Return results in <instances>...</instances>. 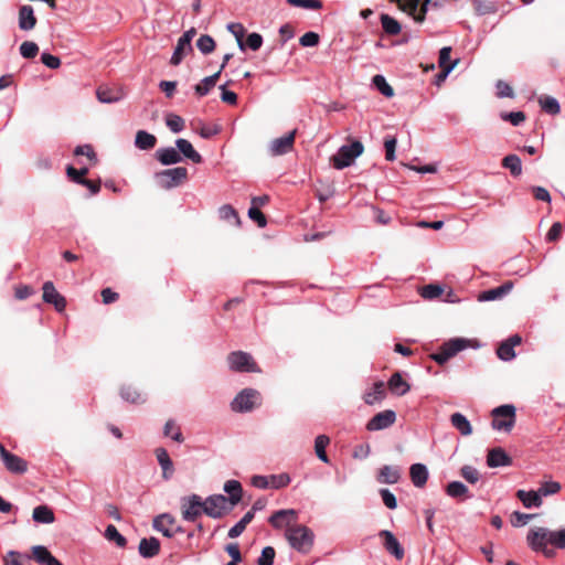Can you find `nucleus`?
Returning a JSON list of instances; mask_svg holds the SVG:
<instances>
[{
	"instance_id": "1",
	"label": "nucleus",
	"mask_w": 565,
	"mask_h": 565,
	"mask_svg": "<svg viewBox=\"0 0 565 565\" xmlns=\"http://www.w3.org/2000/svg\"><path fill=\"white\" fill-rule=\"evenodd\" d=\"M556 548L565 550V529L552 531L547 527L532 530V551L541 552L545 557L553 558Z\"/></svg>"
},
{
	"instance_id": "2",
	"label": "nucleus",
	"mask_w": 565,
	"mask_h": 565,
	"mask_svg": "<svg viewBox=\"0 0 565 565\" xmlns=\"http://www.w3.org/2000/svg\"><path fill=\"white\" fill-rule=\"evenodd\" d=\"M286 539L290 546L300 553H307L313 545L315 534L306 525L296 524L287 527Z\"/></svg>"
},
{
	"instance_id": "3",
	"label": "nucleus",
	"mask_w": 565,
	"mask_h": 565,
	"mask_svg": "<svg viewBox=\"0 0 565 565\" xmlns=\"http://www.w3.org/2000/svg\"><path fill=\"white\" fill-rule=\"evenodd\" d=\"M494 430L510 433L515 424V407L511 404L498 406L491 412Z\"/></svg>"
},
{
	"instance_id": "4",
	"label": "nucleus",
	"mask_w": 565,
	"mask_h": 565,
	"mask_svg": "<svg viewBox=\"0 0 565 565\" xmlns=\"http://www.w3.org/2000/svg\"><path fill=\"white\" fill-rule=\"evenodd\" d=\"M364 147L361 141H353L350 145H343L332 157V164L335 169L342 170L350 167L354 160L363 153Z\"/></svg>"
},
{
	"instance_id": "5",
	"label": "nucleus",
	"mask_w": 565,
	"mask_h": 565,
	"mask_svg": "<svg viewBox=\"0 0 565 565\" xmlns=\"http://www.w3.org/2000/svg\"><path fill=\"white\" fill-rule=\"evenodd\" d=\"M470 340L465 338H452L441 344L439 350L430 355V358L439 365L445 364L449 359L458 352L467 349Z\"/></svg>"
},
{
	"instance_id": "6",
	"label": "nucleus",
	"mask_w": 565,
	"mask_h": 565,
	"mask_svg": "<svg viewBox=\"0 0 565 565\" xmlns=\"http://www.w3.org/2000/svg\"><path fill=\"white\" fill-rule=\"evenodd\" d=\"M260 404V393L255 388L242 390L232 401V411L237 413H247Z\"/></svg>"
},
{
	"instance_id": "7",
	"label": "nucleus",
	"mask_w": 565,
	"mask_h": 565,
	"mask_svg": "<svg viewBox=\"0 0 565 565\" xmlns=\"http://www.w3.org/2000/svg\"><path fill=\"white\" fill-rule=\"evenodd\" d=\"M156 179L161 188L170 190L179 186L188 179V169L184 167L166 169L157 172Z\"/></svg>"
},
{
	"instance_id": "8",
	"label": "nucleus",
	"mask_w": 565,
	"mask_h": 565,
	"mask_svg": "<svg viewBox=\"0 0 565 565\" xmlns=\"http://www.w3.org/2000/svg\"><path fill=\"white\" fill-rule=\"evenodd\" d=\"M180 502L181 514L184 521L195 522L202 514H204L203 500L199 494L183 497Z\"/></svg>"
},
{
	"instance_id": "9",
	"label": "nucleus",
	"mask_w": 565,
	"mask_h": 565,
	"mask_svg": "<svg viewBox=\"0 0 565 565\" xmlns=\"http://www.w3.org/2000/svg\"><path fill=\"white\" fill-rule=\"evenodd\" d=\"M204 514L212 519H221L225 513L233 508L227 502V498L223 494H212L203 500Z\"/></svg>"
},
{
	"instance_id": "10",
	"label": "nucleus",
	"mask_w": 565,
	"mask_h": 565,
	"mask_svg": "<svg viewBox=\"0 0 565 565\" xmlns=\"http://www.w3.org/2000/svg\"><path fill=\"white\" fill-rule=\"evenodd\" d=\"M228 366L234 372H259L253 356L244 351L231 352L227 356Z\"/></svg>"
},
{
	"instance_id": "11",
	"label": "nucleus",
	"mask_w": 565,
	"mask_h": 565,
	"mask_svg": "<svg viewBox=\"0 0 565 565\" xmlns=\"http://www.w3.org/2000/svg\"><path fill=\"white\" fill-rule=\"evenodd\" d=\"M196 34V31L194 28H191L190 30L185 31L178 40L177 46L172 53V56L170 58V64L177 66L179 65L186 51H192L191 41Z\"/></svg>"
},
{
	"instance_id": "12",
	"label": "nucleus",
	"mask_w": 565,
	"mask_h": 565,
	"mask_svg": "<svg viewBox=\"0 0 565 565\" xmlns=\"http://www.w3.org/2000/svg\"><path fill=\"white\" fill-rule=\"evenodd\" d=\"M0 456L10 472L22 475L28 470V462L21 457L8 451L2 444H0Z\"/></svg>"
},
{
	"instance_id": "13",
	"label": "nucleus",
	"mask_w": 565,
	"mask_h": 565,
	"mask_svg": "<svg viewBox=\"0 0 565 565\" xmlns=\"http://www.w3.org/2000/svg\"><path fill=\"white\" fill-rule=\"evenodd\" d=\"M396 420V413L385 409L374 415L366 424L369 431H377L391 427Z\"/></svg>"
},
{
	"instance_id": "14",
	"label": "nucleus",
	"mask_w": 565,
	"mask_h": 565,
	"mask_svg": "<svg viewBox=\"0 0 565 565\" xmlns=\"http://www.w3.org/2000/svg\"><path fill=\"white\" fill-rule=\"evenodd\" d=\"M561 490L557 481H543L536 490H532V508H540L544 497L556 494Z\"/></svg>"
},
{
	"instance_id": "15",
	"label": "nucleus",
	"mask_w": 565,
	"mask_h": 565,
	"mask_svg": "<svg viewBox=\"0 0 565 565\" xmlns=\"http://www.w3.org/2000/svg\"><path fill=\"white\" fill-rule=\"evenodd\" d=\"M297 130H292L289 134L274 139L269 145V152L271 156H282L290 152L294 148L295 137Z\"/></svg>"
},
{
	"instance_id": "16",
	"label": "nucleus",
	"mask_w": 565,
	"mask_h": 565,
	"mask_svg": "<svg viewBox=\"0 0 565 565\" xmlns=\"http://www.w3.org/2000/svg\"><path fill=\"white\" fill-rule=\"evenodd\" d=\"M43 301L53 305L56 311L62 312L66 308V299L55 289L52 281L43 284Z\"/></svg>"
},
{
	"instance_id": "17",
	"label": "nucleus",
	"mask_w": 565,
	"mask_h": 565,
	"mask_svg": "<svg viewBox=\"0 0 565 565\" xmlns=\"http://www.w3.org/2000/svg\"><path fill=\"white\" fill-rule=\"evenodd\" d=\"M522 341V338L519 334L511 335L507 340L502 341L498 349L497 355L502 361H511L515 356L514 347L519 345Z\"/></svg>"
},
{
	"instance_id": "18",
	"label": "nucleus",
	"mask_w": 565,
	"mask_h": 565,
	"mask_svg": "<svg viewBox=\"0 0 565 565\" xmlns=\"http://www.w3.org/2000/svg\"><path fill=\"white\" fill-rule=\"evenodd\" d=\"M175 523V518L172 514L162 513L153 519L152 526L166 537H173V526Z\"/></svg>"
},
{
	"instance_id": "19",
	"label": "nucleus",
	"mask_w": 565,
	"mask_h": 565,
	"mask_svg": "<svg viewBox=\"0 0 565 565\" xmlns=\"http://www.w3.org/2000/svg\"><path fill=\"white\" fill-rule=\"evenodd\" d=\"M379 535L384 539V547L390 554L395 556L396 559L404 557V548L391 531L382 530Z\"/></svg>"
},
{
	"instance_id": "20",
	"label": "nucleus",
	"mask_w": 565,
	"mask_h": 565,
	"mask_svg": "<svg viewBox=\"0 0 565 565\" xmlns=\"http://www.w3.org/2000/svg\"><path fill=\"white\" fill-rule=\"evenodd\" d=\"M297 512L294 509H285L276 511L270 518L269 523L275 529H281L285 525L291 526L290 523L296 521Z\"/></svg>"
},
{
	"instance_id": "21",
	"label": "nucleus",
	"mask_w": 565,
	"mask_h": 565,
	"mask_svg": "<svg viewBox=\"0 0 565 565\" xmlns=\"http://www.w3.org/2000/svg\"><path fill=\"white\" fill-rule=\"evenodd\" d=\"M154 454H156L158 463L162 470V478L167 481L170 480L174 473V466H173V461L171 460L167 449L163 447H158L154 450Z\"/></svg>"
},
{
	"instance_id": "22",
	"label": "nucleus",
	"mask_w": 565,
	"mask_h": 565,
	"mask_svg": "<svg viewBox=\"0 0 565 565\" xmlns=\"http://www.w3.org/2000/svg\"><path fill=\"white\" fill-rule=\"evenodd\" d=\"M156 159L163 166L177 164L182 161L178 148L164 147L156 151Z\"/></svg>"
},
{
	"instance_id": "23",
	"label": "nucleus",
	"mask_w": 565,
	"mask_h": 565,
	"mask_svg": "<svg viewBox=\"0 0 565 565\" xmlns=\"http://www.w3.org/2000/svg\"><path fill=\"white\" fill-rule=\"evenodd\" d=\"M124 92L121 88H111L108 86H100L96 90L97 99L104 104H113L124 98Z\"/></svg>"
},
{
	"instance_id": "24",
	"label": "nucleus",
	"mask_w": 565,
	"mask_h": 565,
	"mask_svg": "<svg viewBox=\"0 0 565 565\" xmlns=\"http://www.w3.org/2000/svg\"><path fill=\"white\" fill-rule=\"evenodd\" d=\"M32 556L39 565H63L47 547L43 545H35L32 547Z\"/></svg>"
},
{
	"instance_id": "25",
	"label": "nucleus",
	"mask_w": 565,
	"mask_h": 565,
	"mask_svg": "<svg viewBox=\"0 0 565 565\" xmlns=\"http://www.w3.org/2000/svg\"><path fill=\"white\" fill-rule=\"evenodd\" d=\"M138 550L142 557L152 558L160 552V542L153 536L141 539Z\"/></svg>"
},
{
	"instance_id": "26",
	"label": "nucleus",
	"mask_w": 565,
	"mask_h": 565,
	"mask_svg": "<svg viewBox=\"0 0 565 565\" xmlns=\"http://www.w3.org/2000/svg\"><path fill=\"white\" fill-rule=\"evenodd\" d=\"M512 287H513V284L511 281H507L499 287L482 291L479 295V300L480 301H493V300L501 299L502 297H504L507 294L510 292Z\"/></svg>"
},
{
	"instance_id": "27",
	"label": "nucleus",
	"mask_w": 565,
	"mask_h": 565,
	"mask_svg": "<svg viewBox=\"0 0 565 565\" xmlns=\"http://www.w3.org/2000/svg\"><path fill=\"white\" fill-rule=\"evenodd\" d=\"M36 24L33 8L31 6H22L19 9V28L23 31L32 30Z\"/></svg>"
},
{
	"instance_id": "28",
	"label": "nucleus",
	"mask_w": 565,
	"mask_h": 565,
	"mask_svg": "<svg viewBox=\"0 0 565 565\" xmlns=\"http://www.w3.org/2000/svg\"><path fill=\"white\" fill-rule=\"evenodd\" d=\"M224 491L228 494L227 502L232 508L237 505L243 497V488L239 481L228 480L224 484Z\"/></svg>"
},
{
	"instance_id": "29",
	"label": "nucleus",
	"mask_w": 565,
	"mask_h": 565,
	"mask_svg": "<svg viewBox=\"0 0 565 565\" xmlns=\"http://www.w3.org/2000/svg\"><path fill=\"white\" fill-rule=\"evenodd\" d=\"M175 147L180 154H183L186 159L194 163H201L203 161L202 156L193 148L192 143L183 138H179L175 141Z\"/></svg>"
},
{
	"instance_id": "30",
	"label": "nucleus",
	"mask_w": 565,
	"mask_h": 565,
	"mask_svg": "<svg viewBox=\"0 0 565 565\" xmlns=\"http://www.w3.org/2000/svg\"><path fill=\"white\" fill-rule=\"evenodd\" d=\"M411 480L416 488H423L428 480V469L424 463H413L409 468Z\"/></svg>"
},
{
	"instance_id": "31",
	"label": "nucleus",
	"mask_w": 565,
	"mask_h": 565,
	"mask_svg": "<svg viewBox=\"0 0 565 565\" xmlns=\"http://www.w3.org/2000/svg\"><path fill=\"white\" fill-rule=\"evenodd\" d=\"M446 494L454 499L468 500L473 495L470 493L468 487L460 481H451L446 487Z\"/></svg>"
},
{
	"instance_id": "32",
	"label": "nucleus",
	"mask_w": 565,
	"mask_h": 565,
	"mask_svg": "<svg viewBox=\"0 0 565 565\" xmlns=\"http://www.w3.org/2000/svg\"><path fill=\"white\" fill-rule=\"evenodd\" d=\"M510 458L502 448H493L488 452L487 465L490 468L504 467L510 463Z\"/></svg>"
},
{
	"instance_id": "33",
	"label": "nucleus",
	"mask_w": 565,
	"mask_h": 565,
	"mask_svg": "<svg viewBox=\"0 0 565 565\" xmlns=\"http://www.w3.org/2000/svg\"><path fill=\"white\" fill-rule=\"evenodd\" d=\"M401 478L399 469L392 466H383L380 469L377 481L381 483L394 484L397 483Z\"/></svg>"
},
{
	"instance_id": "34",
	"label": "nucleus",
	"mask_w": 565,
	"mask_h": 565,
	"mask_svg": "<svg viewBox=\"0 0 565 565\" xmlns=\"http://www.w3.org/2000/svg\"><path fill=\"white\" fill-rule=\"evenodd\" d=\"M451 425L463 436L472 434V427L468 418L461 413H454L450 416Z\"/></svg>"
},
{
	"instance_id": "35",
	"label": "nucleus",
	"mask_w": 565,
	"mask_h": 565,
	"mask_svg": "<svg viewBox=\"0 0 565 565\" xmlns=\"http://www.w3.org/2000/svg\"><path fill=\"white\" fill-rule=\"evenodd\" d=\"M387 385L391 392L398 396L405 395L411 388L408 383L403 380L399 373H394L388 380Z\"/></svg>"
},
{
	"instance_id": "36",
	"label": "nucleus",
	"mask_w": 565,
	"mask_h": 565,
	"mask_svg": "<svg viewBox=\"0 0 565 565\" xmlns=\"http://www.w3.org/2000/svg\"><path fill=\"white\" fill-rule=\"evenodd\" d=\"M32 518L34 522L42 524H51L55 520L52 509L44 504L34 508Z\"/></svg>"
},
{
	"instance_id": "37",
	"label": "nucleus",
	"mask_w": 565,
	"mask_h": 565,
	"mask_svg": "<svg viewBox=\"0 0 565 565\" xmlns=\"http://www.w3.org/2000/svg\"><path fill=\"white\" fill-rule=\"evenodd\" d=\"M451 47L445 46L439 51V66L443 70V75L447 76L458 64V60L450 61Z\"/></svg>"
},
{
	"instance_id": "38",
	"label": "nucleus",
	"mask_w": 565,
	"mask_h": 565,
	"mask_svg": "<svg viewBox=\"0 0 565 565\" xmlns=\"http://www.w3.org/2000/svg\"><path fill=\"white\" fill-rule=\"evenodd\" d=\"M385 397V386L384 383L379 381L375 382L372 388L364 394V402L367 405H373L376 402L382 401Z\"/></svg>"
},
{
	"instance_id": "39",
	"label": "nucleus",
	"mask_w": 565,
	"mask_h": 565,
	"mask_svg": "<svg viewBox=\"0 0 565 565\" xmlns=\"http://www.w3.org/2000/svg\"><path fill=\"white\" fill-rule=\"evenodd\" d=\"M157 138L146 130L136 134L135 146L140 150H150L156 146Z\"/></svg>"
},
{
	"instance_id": "40",
	"label": "nucleus",
	"mask_w": 565,
	"mask_h": 565,
	"mask_svg": "<svg viewBox=\"0 0 565 565\" xmlns=\"http://www.w3.org/2000/svg\"><path fill=\"white\" fill-rule=\"evenodd\" d=\"M380 21L384 32L388 35H397L402 30L401 23L390 14L382 13Z\"/></svg>"
},
{
	"instance_id": "41",
	"label": "nucleus",
	"mask_w": 565,
	"mask_h": 565,
	"mask_svg": "<svg viewBox=\"0 0 565 565\" xmlns=\"http://www.w3.org/2000/svg\"><path fill=\"white\" fill-rule=\"evenodd\" d=\"M221 71L216 72L215 74L204 77L200 84L195 85L194 90L195 94L200 97L205 96L210 93V90L215 86L218 77H220Z\"/></svg>"
},
{
	"instance_id": "42",
	"label": "nucleus",
	"mask_w": 565,
	"mask_h": 565,
	"mask_svg": "<svg viewBox=\"0 0 565 565\" xmlns=\"http://www.w3.org/2000/svg\"><path fill=\"white\" fill-rule=\"evenodd\" d=\"M253 519V511H247L244 514V516L228 530L227 536L230 539L238 537L245 531L246 525L250 523Z\"/></svg>"
},
{
	"instance_id": "43",
	"label": "nucleus",
	"mask_w": 565,
	"mask_h": 565,
	"mask_svg": "<svg viewBox=\"0 0 565 565\" xmlns=\"http://www.w3.org/2000/svg\"><path fill=\"white\" fill-rule=\"evenodd\" d=\"M539 104L543 111L548 115H557L561 111V106L558 100L552 96H541L539 98Z\"/></svg>"
},
{
	"instance_id": "44",
	"label": "nucleus",
	"mask_w": 565,
	"mask_h": 565,
	"mask_svg": "<svg viewBox=\"0 0 565 565\" xmlns=\"http://www.w3.org/2000/svg\"><path fill=\"white\" fill-rule=\"evenodd\" d=\"M330 443V438L327 435H319L315 439V451L317 457L322 461L328 463L329 458L326 452V448Z\"/></svg>"
},
{
	"instance_id": "45",
	"label": "nucleus",
	"mask_w": 565,
	"mask_h": 565,
	"mask_svg": "<svg viewBox=\"0 0 565 565\" xmlns=\"http://www.w3.org/2000/svg\"><path fill=\"white\" fill-rule=\"evenodd\" d=\"M502 166L509 169L513 177H519L522 173L521 159L516 154H509L504 157Z\"/></svg>"
},
{
	"instance_id": "46",
	"label": "nucleus",
	"mask_w": 565,
	"mask_h": 565,
	"mask_svg": "<svg viewBox=\"0 0 565 565\" xmlns=\"http://www.w3.org/2000/svg\"><path fill=\"white\" fill-rule=\"evenodd\" d=\"M105 537L108 541L115 542L118 547H125L127 544V540L124 535H121L117 527L113 524H108L105 530Z\"/></svg>"
},
{
	"instance_id": "47",
	"label": "nucleus",
	"mask_w": 565,
	"mask_h": 565,
	"mask_svg": "<svg viewBox=\"0 0 565 565\" xmlns=\"http://www.w3.org/2000/svg\"><path fill=\"white\" fill-rule=\"evenodd\" d=\"M163 435L166 437H171L177 443L183 441V436L181 429L177 426L173 419H169L163 427Z\"/></svg>"
},
{
	"instance_id": "48",
	"label": "nucleus",
	"mask_w": 565,
	"mask_h": 565,
	"mask_svg": "<svg viewBox=\"0 0 565 565\" xmlns=\"http://www.w3.org/2000/svg\"><path fill=\"white\" fill-rule=\"evenodd\" d=\"M473 7L478 15L492 14L498 10V7L494 2L487 0H473Z\"/></svg>"
},
{
	"instance_id": "49",
	"label": "nucleus",
	"mask_w": 565,
	"mask_h": 565,
	"mask_svg": "<svg viewBox=\"0 0 565 565\" xmlns=\"http://www.w3.org/2000/svg\"><path fill=\"white\" fill-rule=\"evenodd\" d=\"M372 82L383 96L392 97L394 95L393 87L387 83L383 75H375Z\"/></svg>"
},
{
	"instance_id": "50",
	"label": "nucleus",
	"mask_w": 565,
	"mask_h": 565,
	"mask_svg": "<svg viewBox=\"0 0 565 565\" xmlns=\"http://www.w3.org/2000/svg\"><path fill=\"white\" fill-rule=\"evenodd\" d=\"M227 30L235 36L236 41H237V45H238V49L241 51H245V43L243 41V38L245 35V28L242 23H230L227 25Z\"/></svg>"
},
{
	"instance_id": "51",
	"label": "nucleus",
	"mask_w": 565,
	"mask_h": 565,
	"mask_svg": "<svg viewBox=\"0 0 565 565\" xmlns=\"http://www.w3.org/2000/svg\"><path fill=\"white\" fill-rule=\"evenodd\" d=\"M196 47L202 54H210L215 49V41L207 34L201 35L196 41Z\"/></svg>"
},
{
	"instance_id": "52",
	"label": "nucleus",
	"mask_w": 565,
	"mask_h": 565,
	"mask_svg": "<svg viewBox=\"0 0 565 565\" xmlns=\"http://www.w3.org/2000/svg\"><path fill=\"white\" fill-rule=\"evenodd\" d=\"M120 395H121L122 399H125L129 403L137 404V403L145 402V398L142 397V395L131 386H124L120 391Z\"/></svg>"
},
{
	"instance_id": "53",
	"label": "nucleus",
	"mask_w": 565,
	"mask_h": 565,
	"mask_svg": "<svg viewBox=\"0 0 565 565\" xmlns=\"http://www.w3.org/2000/svg\"><path fill=\"white\" fill-rule=\"evenodd\" d=\"M166 125L172 132H180L184 129V119L175 114H168L166 116Z\"/></svg>"
},
{
	"instance_id": "54",
	"label": "nucleus",
	"mask_w": 565,
	"mask_h": 565,
	"mask_svg": "<svg viewBox=\"0 0 565 565\" xmlns=\"http://www.w3.org/2000/svg\"><path fill=\"white\" fill-rule=\"evenodd\" d=\"M290 481L291 478L288 473L270 475L269 488L278 490L287 487L290 483Z\"/></svg>"
},
{
	"instance_id": "55",
	"label": "nucleus",
	"mask_w": 565,
	"mask_h": 565,
	"mask_svg": "<svg viewBox=\"0 0 565 565\" xmlns=\"http://www.w3.org/2000/svg\"><path fill=\"white\" fill-rule=\"evenodd\" d=\"M218 216L223 221L234 220L237 225L241 223L236 210L230 204H224L218 209Z\"/></svg>"
},
{
	"instance_id": "56",
	"label": "nucleus",
	"mask_w": 565,
	"mask_h": 565,
	"mask_svg": "<svg viewBox=\"0 0 565 565\" xmlns=\"http://www.w3.org/2000/svg\"><path fill=\"white\" fill-rule=\"evenodd\" d=\"M460 476L469 483H477L480 480V472L472 466L466 465L460 468Z\"/></svg>"
},
{
	"instance_id": "57",
	"label": "nucleus",
	"mask_w": 565,
	"mask_h": 565,
	"mask_svg": "<svg viewBox=\"0 0 565 565\" xmlns=\"http://www.w3.org/2000/svg\"><path fill=\"white\" fill-rule=\"evenodd\" d=\"M429 7H431V0H422V2L418 3L416 11L414 13H407L412 15L416 22L422 23L425 20Z\"/></svg>"
},
{
	"instance_id": "58",
	"label": "nucleus",
	"mask_w": 565,
	"mask_h": 565,
	"mask_svg": "<svg viewBox=\"0 0 565 565\" xmlns=\"http://www.w3.org/2000/svg\"><path fill=\"white\" fill-rule=\"evenodd\" d=\"M443 287L435 284L426 285L422 288L420 295L425 299H435L443 295Z\"/></svg>"
},
{
	"instance_id": "59",
	"label": "nucleus",
	"mask_w": 565,
	"mask_h": 565,
	"mask_svg": "<svg viewBox=\"0 0 565 565\" xmlns=\"http://www.w3.org/2000/svg\"><path fill=\"white\" fill-rule=\"evenodd\" d=\"M39 53V46L36 43L31 41H25L20 45V54L24 58H33Z\"/></svg>"
},
{
	"instance_id": "60",
	"label": "nucleus",
	"mask_w": 565,
	"mask_h": 565,
	"mask_svg": "<svg viewBox=\"0 0 565 565\" xmlns=\"http://www.w3.org/2000/svg\"><path fill=\"white\" fill-rule=\"evenodd\" d=\"M500 118L504 121H510L513 126H519L521 122L525 121L526 116L523 111H511L501 113Z\"/></svg>"
},
{
	"instance_id": "61",
	"label": "nucleus",
	"mask_w": 565,
	"mask_h": 565,
	"mask_svg": "<svg viewBox=\"0 0 565 565\" xmlns=\"http://www.w3.org/2000/svg\"><path fill=\"white\" fill-rule=\"evenodd\" d=\"M276 552L271 546H266L262 550L260 556L257 559V565H273Z\"/></svg>"
},
{
	"instance_id": "62",
	"label": "nucleus",
	"mask_w": 565,
	"mask_h": 565,
	"mask_svg": "<svg viewBox=\"0 0 565 565\" xmlns=\"http://www.w3.org/2000/svg\"><path fill=\"white\" fill-rule=\"evenodd\" d=\"M397 140L393 136H387L384 141L385 147V159L387 161H394L396 159L395 149H396Z\"/></svg>"
},
{
	"instance_id": "63",
	"label": "nucleus",
	"mask_w": 565,
	"mask_h": 565,
	"mask_svg": "<svg viewBox=\"0 0 565 565\" xmlns=\"http://www.w3.org/2000/svg\"><path fill=\"white\" fill-rule=\"evenodd\" d=\"M529 522H530V513H522L520 511H514L510 515V523L514 527L524 526Z\"/></svg>"
},
{
	"instance_id": "64",
	"label": "nucleus",
	"mask_w": 565,
	"mask_h": 565,
	"mask_svg": "<svg viewBox=\"0 0 565 565\" xmlns=\"http://www.w3.org/2000/svg\"><path fill=\"white\" fill-rule=\"evenodd\" d=\"M244 43L245 49L248 47L252 51H258L263 45V36L257 32L249 33Z\"/></svg>"
}]
</instances>
